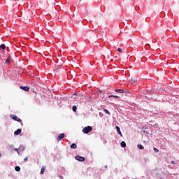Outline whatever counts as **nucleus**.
I'll use <instances>...</instances> for the list:
<instances>
[{
    "mask_svg": "<svg viewBox=\"0 0 179 179\" xmlns=\"http://www.w3.org/2000/svg\"><path fill=\"white\" fill-rule=\"evenodd\" d=\"M10 118H11V120H14V121H17V122H20L21 124V125H23V122H22V119L17 117V116L15 115H10Z\"/></svg>",
    "mask_w": 179,
    "mask_h": 179,
    "instance_id": "nucleus-1",
    "label": "nucleus"
},
{
    "mask_svg": "<svg viewBox=\"0 0 179 179\" xmlns=\"http://www.w3.org/2000/svg\"><path fill=\"white\" fill-rule=\"evenodd\" d=\"M92 128L90 126H88L83 129V132L84 134H89V132H92Z\"/></svg>",
    "mask_w": 179,
    "mask_h": 179,
    "instance_id": "nucleus-2",
    "label": "nucleus"
},
{
    "mask_svg": "<svg viewBox=\"0 0 179 179\" xmlns=\"http://www.w3.org/2000/svg\"><path fill=\"white\" fill-rule=\"evenodd\" d=\"M64 138H65V134L64 133H62L57 136V141L59 142V141H62V139H64Z\"/></svg>",
    "mask_w": 179,
    "mask_h": 179,
    "instance_id": "nucleus-3",
    "label": "nucleus"
},
{
    "mask_svg": "<svg viewBox=\"0 0 179 179\" xmlns=\"http://www.w3.org/2000/svg\"><path fill=\"white\" fill-rule=\"evenodd\" d=\"M76 160H78V162H85V157L82 156L76 155Z\"/></svg>",
    "mask_w": 179,
    "mask_h": 179,
    "instance_id": "nucleus-4",
    "label": "nucleus"
},
{
    "mask_svg": "<svg viewBox=\"0 0 179 179\" xmlns=\"http://www.w3.org/2000/svg\"><path fill=\"white\" fill-rule=\"evenodd\" d=\"M20 89H22V90H24V92H29V88L28 86H25V87L20 86Z\"/></svg>",
    "mask_w": 179,
    "mask_h": 179,
    "instance_id": "nucleus-5",
    "label": "nucleus"
},
{
    "mask_svg": "<svg viewBox=\"0 0 179 179\" xmlns=\"http://www.w3.org/2000/svg\"><path fill=\"white\" fill-rule=\"evenodd\" d=\"M10 61H12V57H10V55H8L7 59L6 60V64L9 65V64H10Z\"/></svg>",
    "mask_w": 179,
    "mask_h": 179,
    "instance_id": "nucleus-6",
    "label": "nucleus"
},
{
    "mask_svg": "<svg viewBox=\"0 0 179 179\" xmlns=\"http://www.w3.org/2000/svg\"><path fill=\"white\" fill-rule=\"evenodd\" d=\"M130 82H131V83H138V79H136V78H135V77H133V78H131V80H130Z\"/></svg>",
    "mask_w": 179,
    "mask_h": 179,
    "instance_id": "nucleus-7",
    "label": "nucleus"
},
{
    "mask_svg": "<svg viewBox=\"0 0 179 179\" xmlns=\"http://www.w3.org/2000/svg\"><path fill=\"white\" fill-rule=\"evenodd\" d=\"M116 131L120 136H122V133H121V129H120V127L116 126Z\"/></svg>",
    "mask_w": 179,
    "mask_h": 179,
    "instance_id": "nucleus-8",
    "label": "nucleus"
},
{
    "mask_svg": "<svg viewBox=\"0 0 179 179\" xmlns=\"http://www.w3.org/2000/svg\"><path fill=\"white\" fill-rule=\"evenodd\" d=\"M22 133V129H17L15 132H14V135H20V134Z\"/></svg>",
    "mask_w": 179,
    "mask_h": 179,
    "instance_id": "nucleus-9",
    "label": "nucleus"
},
{
    "mask_svg": "<svg viewBox=\"0 0 179 179\" xmlns=\"http://www.w3.org/2000/svg\"><path fill=\"white\" fill-rule=\"evenodd\" d=\"M115 92H116V93H125V90H115Z\"/></svg>",
    "mask_w": 179,
    "mask_h": 179,
    "instance_id": "nucleus-10",
    "label": "nucleus"
},
{
    "mask_svg": "<svg viewBox=\"0 0 179 179\" xmlns=\"http://www.w3.org/2000/svg\"><path fill=\"white\" fill-rule=\"evenodd\" d=\"M70 148L71 149H76L78 148V145L76 143H73L70 145Z\"/></svg>",
    "mask_w": 179,
    "mask_h": 179,
    "instance_id": "nucleus-11",
    "label": "nucleus"
},
{
    "mask_svg": "<svg viewBox=\"0 0 179 179\" xmlns=\"http://www.w3.org/2000/svg\"><path fill=\"white\" fill-rule=\"evenodd\" d=\"M137 148H138V149H140V150H143V149H145V147H143V145H142V144H138V145H137Z\"/></svg>",
    "mask_w": 179,
    "mask_h": 179,
    "instance_id": "nucleus-12",
    "label": "nucleus"
},
{
    "mask_svg": "<svg viewBox=\"0 0 179 179\" xmlns=\"http://www.w3.org/2000/svg\"><path fill=\"white\" fill-rule=\"evenodd\" d=\"M111 97H115V99H120V97L117 95H109L108 96L109 99H111Z\"/></svg>",
    "mask_w": 179,
    "mask_h": 179,
    "instance_id": "nucleus-13",
    "label": "nucleus"
},
{
    "mask_svg": "<svg viewBox=\"0 0 179 179\" xmlns=\"http://www.w3.org/2000/svg\"><path fill=\"white\" fill-rule=\"evenodd\" d=\"M121 146L122 148H127V143H125V141L121 142Z\"/></svg>",
    "mask_w": 179,
    "mask_h": 179,
    "instance_id": "nucleus-14",
    "label": "nucleus"
},
{
    "mask_svg": "<svg viewBox=\"0 0 179 179\" xmlns=\"http://www.w3.org/2000/svg\"><path fill=\"white\" fill-rule=\"evenodd\" d=\"M44 171H45V166H42L41 170V174H44Z\"/></svg>",
    "mask_w": 179,
    "mask_h": 179,
    "instance_id": "nucleus-15",
    "label": "nucleus"
},
{
    "mask_svg": "<svg viewBox=\"0 0 179 179\" xmlns=\"http://www.w3.org/2000/svg\"><path fill=\"white\" fill-rule=\"evenodd\" d=\"M0 48H1V50H5V48H6V46L5 45V44H1L0 45Z\"/></svg>",
    "mask_w": 179,
    "mask_h": 179,
    "instance_id": "nucleus-16",
    "label": "nucleus"
},
{
    "mask_svg": "<svg viewBox=\"0 0 179 179\" xmlns=\"http://www.w3.org/2000/svg\"><path fill=\"white\" fill-rule=\"evenodd\" d=\"M78 110V107H76V106H73V111L74 112V113H76V110Z\"/></svg>",
    "mask_w": 179,
    "mask_h": 179,
    "instance_id": "nucleus-17",
    "label": "nucleus"
},
{
    "mask_svg": "<svg viewBox=\"0 0 179 179\" xmlns=\"http://www.w3.org/2000/svg\"><path fill=\"white\" fill-rule=\"evenodd\" d=\"M15 171H20V166H15Z\"/></svg>",
    "mask_w": 179,
    "mask_h": 179,
    "instance_id": "nucleus-18",
    "label": "nucleus"
},
{
    "mask_svg": "<svg viewBox=\"0 0 179 179\" xmlns=\"http://www.w3.org/2000/svg\"><path fill=\"white\" fill-rule=\"evenodd\" d=\"M13 148H15V146L13 145H9L8 146V149H13Z\"/></svg>",
    "mask_w": 179,
    "mask_h": 179,
    "instance_id": "nucleus-19",
    "label": "nucleus"
},
{
    "mask_svg": "<svg viewBox=\"0 0 179 179\" xmlns=\"http://www.w3.org/2000/svg\"><path fill=\"white\" fill-rule=\"evenodd\" d=\"M103 111H104V113H106V114L110 115V111H108V110H107V109H103Z\"/></svg>",
    "mask_w": 179,
    "mask_h": 179,
    "instance_id": "nucleus-20",
    "label": "nucleus"
},
{
    "mask_svg": "<svg viewBox=\"0 0 179 179\" xmlns=\"http://www.w3.org/2000/svg\"><path fill=\"white\" fill-rule=\"evenodd\" d=\"M154 152H156V153H158L159 149L154 148Z\"/></svg>",
    "mask_w": 179,
    "mask_h": 179,
    "instance_id": "nucleus-21",
    "label": "nucleus"
},
{
    "mask_svg": "<svg viewBox=\"0 0 179 179\" xmlns=\"http://www.w3.org/2000/svg\"><path fill=\"white\" fill-rule=\"evenodd\" d=\"M117 51H118V52H122V49H121V48H117Z\"/></svg>",
    "mask_w": 179,
    "mask_h": 179,
    "instance_id": "nucleus-22",
    "label": "nucleus"
},
{
    "mask_svg": "<svg viewBox=\"0 0 179 179\" xmlns=\"http://www.w3.org/2000/svg\"><path fill=\"white\" fill-rule=\"evenodd\" d=\"M14 150H15V152L19 153V148H14Z\"/></svg>",
    "mask_w": 179,
    "mask_h": 179,
    "instance_id": "nucleus-23",
    "label": "nucleus"
},
{
    "mask_svg": "<svg viewBox=\"0 0 179 179\" xmlns=\"http://www.w3.org/2000/svg\"><path fill=\"white\" fill-rule=\"evenodd\" d=\"M24 162H27V160H29V157H26L24 159Z\"/></svg>",
    "mask_w": 179,
    "mask_h": 179,
    "instance_id": "nucleus-24",
    "label": "nucleus"
},
{
    "mask_svg": "<svg viewBox=\"0 0 179 179\" xmlns=\"http://www.w3.org/2000/svg\"><path fill=\"white\" fill-rule=\"evenodd\" d=\"M171 164H176V163H174V161H171Z\"/></svg>",
    "mask_w": 179,
    "mask_h": 179,
    "instance_id": "nucleus-25",
    "label": "nucleus"
},
{
    "mask_svg": "<svg viewBox=\"0 0 179 179\" xmlns=\"http://www.w3.org/2000/svg\"><path fill=\"white\" fill-rule=\"evenodd\" d=\"M2 157V154L0 152V157Z\"/></svg>",
    "mask_w": 179,
    "mask_h": 179,
    "instance_id": "nucleus-26",
    "label": "nucleus"
},
{
    "mask_svg": "<svg viewBox=\"0 0 179 179\" xmlns=\"http://www.w3.org/2000/svg\"><path fill=\"white\" fill-rule=\"evenodd\" d=\"M97 38H101V37H99V36H97Z\"/></svg>",
    "mask_w": 179,
    "mask_h": 179,
    "instance_id": "nucleus-27",
    "label": "nucleus"
},
{
    "mask_svg": "<svg viewBox=\"0 0 179 179\" xmlns=\"http://www.w3.org/2000/svg\"><path fill=\"white\" fill-rule=\"evenodd\" d=\"M156 126H157V124H155Z\"/></svg>",
    "mask_w": 179,
    "mask_h": 179,
    "instance_id": "nucleus-28",
    "label": "nucleus"
},
{
    "mask_svg": "<svg viewBox=\"0 0 179 179\" xmlns=\"http://www.w3.org/2000/svg\"><path fill=\"white\" fill-rule=\"evenodd\" d=\"M0 55H1V52H0Z\"/></svg>",
    "mask_w": 179,
    "mask_h": 179,
    "instance_id": "nucleus-29",
    "label": "nucleus"
}]
</instances>
